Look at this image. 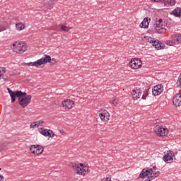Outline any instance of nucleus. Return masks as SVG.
<instances>
[{"instance_id":"obj_1","label":"nucleus","mask_w":181,"mask_h":181,"mask_svg":"<svg viewBox=\"0 0 181 181\" xmlns=\"http://www.w3.org/2000/svg\"><path fill=\"white\" fill-rule=\"evenodd\" d=\"M7 90L11 98V103L16 101V97L18 98V104L22 108H26L29 103L32 101V96L28 95L26 92H22V90L13 91L11 88H8Z\"/></svg>"},{"instance_id":"obj_2","label":"nucleus","mask_w":181,"mask_h":181,"mask_svg":"<svg viewBox=\"0 0 181 181\" xmlns=\"http://www.w3.org/2000/svg\"><path fill=\"white\" fill-rule=\"evenodd\" d=\"M26 44L23 42H15L13 44L12 50L15 53H18L19 54H22L24 52H26Z\"/></svg>"},{"instance_id":"obj_3","label":"nucleus","mask_w":181,"mask_h":181,"mask_svg":"<svg viewBox=\"0 0 181 181\" xmlns=\"http://www.w3.org/2000/svg\"><path fill=\"white\" fill-rule=\"evenodd\" d=\"M30 151L34 155H40V153H43V146L38 144L32 145L30 146Z\"/></svg>"},{"instance_id":"obj_4","label":"nucleus","mask_w":181,"mask_h":181,"mask_svg":"<svg viewBox=\"0 0 181 181\" xmlns=\"http://www.w3.org/2000/svg\"><path fill=\"white\" fill-rule=\"evenodd\" d=\"M129 66L132 69H140V67H142V62L139 58H134L129 62Z\"/></svg>"},{"instance_id":"obj_5","label":"nucleus","mask_w":181,"mask_h":181,"mask_svg":"<svg viewBox=\"0 0 181 181\" xmlns=\"http://www.w3.org/2000/svg\"><path fill=\"white\" fill-rule=\"evenodd\" d=\"M149 42L151 43L152 46H153L155 49H157V50H162V49H163V46H165L162 42L155 40L154 38H151Z\"/></svg>"},{"instance_id":"obj_6","label":"nucleus","mask_w":181,"mask_h":181,"mask_svg":"<svg viewBox=\"0 0 181 181\" xmlns=\"http://www.w3.org/2000/svg\"><path fill=\"white\" fill-rule=\"evenodd\" d=\"M39 132L44 136H49V138H53L55 135L52 130L47 129L40 128Z\"/></svg>"},{"instance_id":"obj_7","label":"nucleus","mask_w":181,"mask_h":181,"mask_svg":"<svg viewBox=\"0 0 181 181\" xmlns=\"http://www.w3.org/2000/svg\"><path fill=\"white\" fill-rule=\"evenodd\" d=\"M154 131L158 136H166L168 134L167 129L160 127H156Z\"/></svg>"},{"instance_id":"obj_8","label":"nucleus","mask_w":181,"mask_h":181,"mask_svg":"<svg viewBox=\"0 0 181 181\" xmlns=\"http://www.w3.org/2000/svg\"><path fill=\"white\" fill-rule=\"evenodd\" d=\"M165 156H163V159L165 163H169V161L173 160V156H175V153L172 151H168L167 153L165 152Z\"/></svg>"},{"instance_id":"obj_9","label":"nucleus","mask_w":181,"mask_h":181,"mask_svg":"<svg viewBox=\"0 0 181 181\" xmlns=\"http://www.w3.org/2000/svg\"><path fill=\"white\" fill-rule=\"evenodd\" d=\"M166 25H154L155 33H165L166 32Z\"/></svg>"},{"instance_id":"obj_10","label":"nucleus","mask_w":181,"mask_h":181,"mask_svg":"<svg viewBox=\"0 0 181 181\" xmlns=\"http://www.w3.org/2000/svg\"><path fill=\"white\" fill-rule=\"evenodd\" d=\"M38 66H42V64H47V63H50L52 62V57L49 55H44L43 57L37 60Z\"/></svg>"},{"instance_id":"obj_11","label":"nucleus","mask_w":181,"mask_h":181,"mask_svg":"<svg viewBox=\"0 0 181 181\" xmlns=\"http://www.w3.org/2000/svg\"><path fill=\"white\" fill-rule=\"evenodd\" d=\"M152 173H153V170H152V168H144L139 175V177L142 179L146 176H148V175H152Z\"/></svg>"},{"instance_id":"obj_12","label":"nucleus","mask_w":181,"mask_h":181,"mask_svg":"<svg viewBox=\"0 0 181 181\" xmlns=\"http://www.w3.org/2000/svg\"><path fill=\"white\" fill-rule=\"evenodd\" d=\"M163 91V86L162 85H157L154 86L153 88L152 93L153 95L156 97V95H159Z\"/></svg>"},{"instance_id":"obj_13","label":"nucleus","mask_w":181,"mask_h":181,"mask_svg":"<svg viewBox=\"0 0 181 181\" xmlns=\"http://www.w3.org/2000/svg\"><path fill=\"white\" fill-rule=\"evenodd\" d=\"M63 107L65 110H71V107L74 106V102L71 100H67L62 102Z\"/></svg>"},{"instance_id":"obj_14","label":"nucleus","mask_w":181,"mask_h":181,"mask_svg":"<svg viewBox=\"0 0 181 181\" xmlns=\"http://www.w3.org/2000/svg\"><path fill=\"white\" fill-rule=\"evenodd\" d=\"M131 94L133 100H138V98H141V95H142V90H141V89H133Z\"/></svg>"},{"instance_id":"obj_15","label":"nucleus","mask_w":181,"mask_h":181,"mask_svg":"<svg viewBox=\"0 0 181 181\" xmlns=\"http://www.w3.org/2000/svg\"><path fill=\"white\" fill-rule=\"evenodd\" d=\"M99 116L100 117L101 121H103L104 122H107V121L110 119V113L106 110L100 112Z\"/></svg>"},{"instance_id":"obj_16","label":"nucleus","mask_w":181,"mask_h":181,"mask_svg":"<svg viewBox=\"0 0 181 181\" xmlns=\"http://www.w3.org/2000/svg\"><path fill=\"white\" fill-rule=\"evenodd\" d=\"M173 105H175V107H180L181 95L179 93H177L173 98Z\"/></svg>"},{"instance_id":"obj_17","label":"nucleus","mask_w":181,"mask_h":181,"mask_svg":"<svg viewBox=\"0 0 181 181\" xmlns=\"http://www.w3.org/2000/svg\"><path fill=\"white\" fill-rule=\"evenodd\" d=\"M79 166H81V174L82 176H86V175H88L90 173V168L87 165H84L83 163H80Z\"/></svg>"},{"instance_id":"obj_18","label":"nucleus","mask_w":181,"mask_h":181,"mask_svg":"<svg viewBox=\"0 0 181 181\" xmlns=\"http://www.w3.org/2000/svg\"><path fill=\"white\" fill-rule=\"evenodd\" d=\"M69 166L72 168L74 172L76 173V175H80L81 172V166L80 167V165L76 164L74 163H71L69 164Z\"/></svg>"},{"instance_id":"obj_19","label":"nucleus","mask_w":181,"mask_h":181,"mask_svg":"<svg viewBox=\"0 0 181 181\" xmlns=\"http://www.w3.org/2000/svg\"><path fill=\"white\" fill-rule=\"evenodd\" d=\"M149 19L148 18H144L143 21L140 24V28L142 29H147V28L149 26Z\"/></svg>"},{"instance_id":"obj_20","label":"nucleus","mask_w":181,"mask_h":181,"mask_svg":"<svg viewBox=\"0 0 181 181\" xmlns=\"http://www.w3.org/2000/svg\"><path fill=\"white\" fill-rule=\"evenodd\" d=\"M173 14L174 16H176L177 18H179L181 16V8L179 7H177L173 11Z\"/></svg>"},{"instance_id":"obj_21","label":"nucleus","mask_w":181,"mask_h":181,"mask_svg":"<svg viewBox=\"0 0 181 181\" xmlns=\"http://www.w3.org/2000/svg\"><path fill=\"white\" fill-rule=\"evenodd\" d=\"M176 4V0H166L164 3L165 6H173Z\"/></svg>"},{"instance_id":"obj_22","label":"nucleus","mask_w":181,"mask_h":181,"mask_svg":"<svg viewBox=\"0 0 181 181\" xmlns=\"http://www.w3.org/2000/svg\"><path fill=\"white\" fill-rule=\"evenodd\" d=\"M16 28L18 30H23V29H25V25H23L22 23H17L16 24Z\"/></svg>"},{"instance_id":"obj_23","label":"nucleus","mask_w":181,"mask_h":181,"mask_svg":"<svg viewBox=\"0 0 181 181\" xmlns=\"http://www.w3.org/2000/svg\"><path fill=\"white\" fill-rule=\"evenodd\" d=\"M26 66H33L35 67H39V63L38 61L37 60L36 62H28V63H25Z\"/></svg>"},{"instance_id":"obj_24","label":"nucleus","mask_w":181,"mask_h":181,"mask_svg":"<svg viewBox=\"0 0 181 181\" xmlns=\"http://www.w3.org/2000/svg\"><path fill=\"white\" fill-rule=\"evenodd\" d=\"M5 149H8V143L6 142L0 144V152L5 151Z\"/></svg>"},{"instance_id":"obj_25","label":"nucleus","mask_w":181,"mask_h":181,"mask_svg":"<svg viewBox=\"0 0 181 181\" xmlns=\"http://www.w3.org/2000/svg\"><path fill=\"white\" fill-rule=\"evenodd\" d=\"M152 175H151L148 177L150 178V180L156 179V177H158V176H159V175H160V173L159 171H157L156 173H153Z\"/></svg>"},{"instance_id":"obj_26","label":"nucleus","mask_w":181,"mask_h":181,"mask_svg":"<svg viewBox=\"0 0 181 181\" xmlns=\"http://www.w3.org/2000/svg\"><path fill=\"white\" fill-rule=\"evenodd\" d=\"M174 40H176V42H178V43H181V35H175L173 36Z\"/></svg>"},{"instance_id":"obj_27","label":"nucleus","mask_w":181,"mask_h":181,"mask_svg":"<svg viewBox=\"0 0 181 181\" xmlns=\"http://www.w3.org/2000/svg\"><path fill=\"white\" fill-rule=\"evenodd\" d=\"M71 29V27H67L66 25L61 26V30H64V32H69Z\"/></svg>"},{"instance_id":"obj_28","label":"nucleus","mask_w":181,"mask_h":181,"mask_svg":"<svg viewBox=\"0 0 181 181\" xmlns=\"http://www.w3.org/2000/svg\"><path fill=\"white\" fill-rule=\"evenodd\" d=\"M35 122L38 127H42V125H43V124H45V121H42V120L36 121Z\"/></svg>"},{"instance_id":"obj_29","label":"nucleus","mask_w":181,"mask_h":181,"mask_svg":"<svg viewBox=\"0 0 181 181\" xmlns=\"http://www.w3.org/2000/svg\"><path fill=\"white\" fill-rule=\"evenodd\" d=\"M57 62V59L56 58L51 59V61L49 62L52 66H54V64H55Z\"/></svg>"},{"instance_id":"obj_30","label":"nucleus","mask_w":181,"mask_h":181,"mask_svg":"<svg viewBox=\"0 0 181 181\" xmlns=\"http://www.w3.org/2000/svg\"><path fill=\"white\" fill-rule=\"evenodd\" d=\"M30 127V128H39L36 122L31 123Z\"/></svg>"},{"instance_id":"obj_31","label":"nucleus","mask_w":181,"mask_h":181,"mask_svg":"<svg viewBox=\"0 0 181 181\" xmlns=\"http://www.w3.org/2000/svg\"><path fill=\"white\" fill-rule=\"evenodd\" d=\"M156 25H165V22L162 21V19H159L158 21H156Z\"/></svg>"},{"instance_id":"obj_32","label":"nucleus","mask_w":181,"mask_h":181,"mask_svg":"<svg viewBox=\"0 0 181 181\" xmlns=\"http://www.w3.org/2000/svg\"><path fill=\"white\" fill-rule=\"evenodd\" d=\"M146 95H148V90L146 91V93H144L143 95H142V100H146Z\"/></svg>"},{"instance_id":"obj_33","label":"nucleus","mask_w":181,"mask_h":181,"mask_svg":"<svg viewBox=\"0 0 181 181\" xmlns=\"http://www.w3.org/2000/svg\"><path fill=\"white\" fill-rule=\"evenodd\" d=\"M6 73V69L5 67L0 68V73Z\"/></svg>"},{"instance_id":"obj_34","label":"nucleus","mask_w":181,"mask_h":181,"mask_svg":"<svg viewBox=\"0 0 181 181\" xmlns=\"http://www.w3.org/2000/svg\"><path fill=\"white\" fill-rule=\"evenodd\" d=\"M111 104H112V105H114V106L115 107L116 105H118V103L116 101L115 99H114V100H112V102L111 103Z\"/></svg>"},{"instance_id":"obj_35","label":"nucleus","mask_w":181,"mask_h":181,"mask_svg":"<svg viewBox=\"0 0 181 181\" xmlns=\"http://www.w3.org/2000/svg\"><path fill=\"white\" fill-rule=\"evenodd\" d=\"M3 30H5V27L0 24V32H3Z\"/></svg>"},{"instance_id":"obj_36","label":"nucleus","mask_w":181,"mask_h":181,"mask_svg":"<svg viewBox=\"0 0 181 181\" xmlns=\"http://www.w3.org/2000/svg\"><path fill=\"white\" fill-rule=\"evenodd\" d=\"M0 77H2V79L4 80V81H6V78L4 77L2 74H0Z\"/></svg>"},{"instance_id":"obj_37","label":"nucleus","mask_w":181,"mask_h":181,"mask_svg":"<svg viewBox=\"0 0 181 181\" xmlns=\"http://www.w3.org/2000/svg\"><path fill=\"white\" fill-rule=\"evenodd\" d=\"M4 177L0 174V181L4 180Z\"/></svg>"},{"instance_id":"obj_38","label":"nucleus","mask_w":181,"mask_h":181,"mask_svg":"<svg viewBox=\"0 0 181 181\" xmlns=\"http://www.w3.org/2000/svg\"><path fill=\"white\" fill-rule=\"evenodd\" d=\"M62 134H64V132L63 130L60 131Z\"/></svg>"},{"instance_id":"obj_39","label":"nucleus","mask_w":181,"mask_h":181,"mask_svg":"<svg viewBox=\"0 0 181 181\" xmlns=\"http://www.w3.org/2000/svg\"><path fill=\"white\" fill-rule=\"evenodd\" d=\"M161 0H156V2H160Z\"/></svg>"},{"instance_id":"obj_40","label":"nucleus","mask_w":181,"mask_h":181,"mask_svg":"<svg viewBox=\"0 0 181 181\" xmlns=\"http://www.w3.org/2000/svg\"><path fill=\"white\" fill-rule=\"evenodd\" d=\"M153 1H154V2H158V1H156V0H153Z\"/></svg>"},{"instance_id":"obj_41","label":"nucleus","mask_w":181,"mask_h":181,"mask_svg":"<svg viewBox=\"0 0 181 181\" xmlns=\"http://www.w3.org/2000/svg\"><path fill=\"white\" fill-rule=\"evenodd\" d=\"M153 169H156V167H153Z\"/></svg>"},{"instance_id":"obj_42","label":"nucleus","mask_w":181,"mask_h":181,"mask_svg":"<svg viewBox=\"0 0 181 181\" xmlns=\"http://www.w3.org/2000/svg\"><path fill=\"white\" fill-rule=\"evenodd\" d=\"M9 76H12V74H10Z\"/></svg>"},{"instance_id":"obj_43","label":"nucleus","mask_w":181,"mask_h":181,"mask_svg":"<svg viewBox=\"0 0 181 181\" xmlns=\"http://www.w3.org/2000/svg\"><path fill=\"white\" fill-rule=\"evenodd\" d=\"M161 1H165V0H161Z\"/></svg>"}]
</instances>
